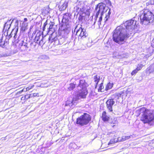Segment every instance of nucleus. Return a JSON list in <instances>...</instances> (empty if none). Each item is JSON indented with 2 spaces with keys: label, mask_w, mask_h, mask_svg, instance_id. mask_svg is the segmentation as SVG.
I'll return each instance as SVG.
<instances>
[{
  "label": "nucleus",
  "mask_w": 154,
  "mask_h": 154,
  "mask_svg": "<svg viewBox=\"0 0 154 154\" xmlns=\"http://www.w3.org/2000/svg\"><path fill=\"white\" fill-rule=\"evenodd\" d=\"M69 44H72V42H69Z\"/></svg>",
  "instance_id": "5fc2aeb1"
},
{
  "label": "nucleus",
  "mask_w": 154,
  "mask_h": 154,
  "mask_svg": "<svg viewBox=\"0 0 154 154\" xmlns=\"http://www.w3.org/2000/svg\"><path fill=\"white\" fill-rule=\"evenodd\" d=\"M115 126V125H113V126H112V127H114Z\"/></svg>",
  "instance_id": "6e6d98bb"
},
{
  "label": "nucleus",
  "mask_w": 154,
  "mask_h": 154,
  "mask_svg": "<svg viewBox=\"0 0 154 154\" xmlns=\"http://www.w3.org/2000/svg\"><path fill=\"white\" fill-rule=\"evenodd\" d=\"M103 85V83H102L100 84V86L98 89V91L99 92H103L104 91V90H103L104 88Z\"/></svg>",
  "instance_id": "a878e982"
},
{
  "label": "nucleus",
  "mask_w": 154,
  "mask_h": 154,
  "mask_svg": "<svg viewBox=\"0 0 154 154\" xmlns=\"http://www.w3.org/2000/svg\"><path fill=\"white\" fill-rule=\"evenodd\" d=\"M151 2L152 4L154 5V0H151Z\"/></svg>",
  "instance_id": "c03bdc74"
},
{
  "label": "nucleus",
  "mask_w": 154,
  "mask_h": 154,
  "mask_svg": "<svg viewBox=\"0 0 154 154\" xmlns=\"http://www.w3.org/2000/svg\"><path fill=\"white\" fill-rule=\"evenodd\" d=\"M154 71V65H151L146 69L147 73H151Z\"/></svg>",
  "instance_id": "4be33fe9"
},
{
  "label": "nucleus",
  "mask_w": 154,
  "mask_h": 154,
  "mask_svg": "<svg viewBox=\"0 0 154 154\" xmlns=\"http://www.w3.org/2000/svg\"><path fill=\"white\" fill-rule=\"evenodd\" d=\"M0 56L1 57H5V56L4 55H0Z\"/></svg>",
  "instance_id": "3c124183"
},
{
  "label": "nucleus",
  "mask_w": 154,
  "mask_h": 154,
  "mask_svg": "<svg viewBox=\"0 0 154 154\" xmlns=\"http://www.w3.org/2000/svg\"><path fill=\"white\" fill-rule=\"evenodd\" d=\"M56 33L53 32L50 35L48 38V41L51 42V43L54 42V44L56 45V42L57 40H58L59 38H58L57 37L55 36Z\"/></svg>",
  "instance_id": "ddd939ff"
},
{
  "label": "nucleus",
  "mask_w": 154,
  "mask_h": 154,
  "mask_svg": "<svg viewBox=\"0 0 154 154\" xmlns=\"http://www.w3.org/2000/svg\"><path fill=\"white\" fill-rule=\"evenodd\" d=\"M65 41V38H60L58 40H57L56 42V45L62 44Z\"/></svg>",
  "instance_id": "412c9836"
},
{
  "label": "nucleus",
  "mask_w": 154,
  "mask_h": 154,
  "mask_svg": "<svg viewBox=\"0 0 154 154\" xmlns=\"http://www.w3.org/2000/svg\"><path fill=\"white\" fill-rule=\"evenodd\" d=\"M134 22L133 20H128L117 27L113 32V41L119 44H122L134 29L135 25H133Z\"/></svg>",
  "instance_id": "f257e3e1"
},
{
  "label": "nucleus",
  "mask_w": 154,
  "mask_h": 154,
  "mask_svg": "<svg viewBox=\"0 0 154 154\" xmlns=\"http://www.w3.org/2000/svg\"><path fill=\"white\" fill-rule=\"evenodd\" d=\"M21 100H25V96H23L21 98Z\"/></svg>",
  "instance_id": "37998d69"
},
{
  "label": "nucleus",
  "mask_w": 154,
  "mask_h": 154,
  "mask_svg": "<svg viewBox=\"0 0 154 154\" xmlns=\"http://www.w3.org/2000/svg\"><path fill=\"white\" fill-rule=\"evenodd\" d=\"M132 136V135L129 136H123L122 137V141H124L126 140H127L131 137Z\"/></svg>",
  "instance_id": "7c9ffc66"
},
{
  "label": "nucleus",
  "mask_w": 154,
  "mask_h": 154,
  "mask_svg": "<svg viewBox=\"0 0 154 154\" xmlns=\"http://www.w3.org/2000/svg\"><path fill=\"white\" fill-rule=\"evenodd\" d=\"M112 87V85L110 83H108L106 85L105 90L106 91H107L110 89Z\"/></svg>",
  "instance_id": "2f4dec72"
},
{
  "label": "nucleus",
  "mask_w": 154,
  "mask_h": 154,
  "mask_svg": "<svg viewBox=\"0 0 154 154\" xmlns=\"http://www.w3.org/2000/svg\"><path fill=\"white\" fill-rule=\"evenodd\" d=\"M88 85L85 82L84 79L80 80L78 86V89L80 91V92L77 94L79 97L81 98H85L88 94V91L87 87Z\"/></svg>",
  "instance_id": "423d86ee"
},
{
  "label": "nucleus",
  "mask_w": 154,
  "mask_h": 154,
  "mask_svg": "<svg viewBox=\"0 0 154 154\" xmlns=\"http://www.w3.org/2000/svg\"><path fill=\"white\" fill-rule=\"evenodd\" d=\"M113 139L115 141H114L115 143H116L118 142V140L117 138H115Z\"/></svg>",
  "instance_id": "ea45409f"
},
{
  "label": "nucleus",
  "mask_w": 154,
  "mask_h": 154,
  "mask_svg": "<svg viewBox=\"0 0 154 154\" xmlns=\"http://www.w3.org/2000/svg\"><path fill=\"white\" fill-rule=\"evenodd\" d=\"M47 21L48 20H47L46 22L44 23L42 27V30L43 31H44L46 28H47V32H50V30H49V23H48Z\"/></svg>",
  "instance_id": "6ab92c4d"
},
{
  "label": "nucleus",
  "mask_w": 154,
  "mask_h": 154,
  "mask_svg": "<svg viewBox=\"0 0 154 154\" xmlns=\"http://www.w3.org/2000/svg\"><path fill=\"white\" fill-rule=\"evenodd\" d=\"M38 93H34L33 94V97H35L36 96H38Z\"/></svg>",
  "instance_id": "4c0bfd02"
},
{
  "label": "nucleus",
  "mask_w": 154,
  "mask_h": 154,
  "mask_svg": "<svg viewBox=\"0 0 154 154\" xmlns=\"http://www.w3.org/2000/svg\"><path fill=\"white\" fill-rule=\"evenodd\" d=\"M30 42V41H27V38H25L22 39L19 44L21 45V48H24L25 50H27V48L29 47V44Z\"/></svg>",
  "instance_id": "9d476101"
},
{
  "label": "nucleus",
  "mask_w": 154,
  "mask_h": 154,
  "mask_svg": "<svg viewBox=\"0 0 154 154\" xmlns=\"http://www.w3.org/2000/svg\"><path fill=\"white\" fill-rule=\"evenodd\" d=\"M15 35H14V38L15 39L16 38V32L15 33Z\"/></svg>",
  "instance_id": "de8ad7c7"
},
{
  "label": "nucleus",
  "mask_w": 154,
  "mask_h": 154,
  "mask_svg": "<svg viewBox=\"0 0 154 154\" xmlns=\"http://www.w3.org/2000/svg\"><path fill=\"white\" fill-rule=\"evenodd\" d=\"M94 82H96V86H97L100 80V76L97 75H95L94 77Z\"/></svg>",
  "instance_id": "b1692460"
},
{
  "label": "nucleus",
  "mask_w": 154,
  "mask_h": 154,
  "mask_svg": "<svg viewBox=\"0 0 154 154\" xmlns=\"http://www.w3.org/2000/svg\"><path fill=\"white\" fill-rule=\"evenodd\" d=\"M72 15L69 13H65L62 20V24L61 26L62 33L65 35L68 34L73 29L74 23L69 20L71 18Z\"/></svg>",
  "instance_id": "20e7f679"
},
{
  "label": "nucleus",
  "mask_w": 154,
  "mask_h": 154,
  "mask_svg": "<svg viewBox=\"0 0 154 154\" xmlns=\"http://www.w3.org/2000/svg\"><path fill=\"white\" fill-rule=\"evenodd\" d=\"M107 3L111 4V2L109 0H104Z\"/></svg>",
  "instance_id": "a19ab883"
},
{
  "label": "nucleus",
  "mask_w": 154,
  "mask_h": 154,
  "mask_svg": "<svg viewBox=\"0 0 154 154\" xmlns=\"http://www.w3.org/2000/svg\"><path fill=\"white\" fill-rule=\"evenodd\" d=\"M137 116L140 115V120L144 123H154V110L143 107L136 111Z\"/></svg>",
  "instance_id": "f03ea898"
},
{
  "label": "nucleus",
  "mask_w": 154,
  "mask_h": 154,
  "mask_svg": "<svg viewBox=\"0 0 154 154\" xmlns=\"http://www.w3.org/2000/svg\"><path fill=\"white\" fill-rule=\"evenodd\" d=\"M11 20H8L7 22L5 23L3 29L4 31H6L7 30H8L10 28L12 22H11Z\"/></svg>",
  "instance_id": "f3484780"
},
{
  "label": "nucleus",
  "mask_w": 154,
  "mask_h": 154,
  "mask_svg": "<svg viewBox=\"0 0 154 154\" xmlns=\"http://www.w3.org/2000/svg\"><path fill=\"white\" fill-rule=\"evenodd\" d=\"M24 20L25 21H26L27 20V19L26 18H24Z\"/></svg>",
  "instance_id": "09e8293b"
},
{
  "label": "nucleus",
  "mask_w": 154,
  "mask_h": 154,
  "mask_svg": "<svg viewBox=\"0 0 154 154\" xmlns=\"http://www.w3.org/2000/svg\"><path fill=\"white\" fill-rule=\"evenodd\" d=\"M115 103L113 99H109L106 102V107L109 112H112V107Z\"/></svg>",
  "instance_id": "f8f14e48"
},
{
  "label": "nucleus",
  "mask_w": 154,
  "mask_h": 154,
  "mask_svg": "<svg viewBox=\"0 0 154 154\" xmlns=\"http://www.w3.org/2000/svg\"><path fill=\"white\" fill-rule=\"evenodd\" d=\"M140 18L141 23L147 25L154 22V15L147 9H144L140 12Z\"/></svg>",
  "instance_id": "39448f33"
},
{
  "label": "nucleus",
  "mask_w": 154,
  "mask_h": 154,
  "mask_svg": "<svg viewBox=\"0 0 154 154\" xmlns=\"http://www.w3.org/2000/svg\"><path fill=\"white\" fill-rule=\"evenodd\" d=\"M11 33L9 35H7L6 36V39H5V42L6 43V44H8V42L9 39L12 37V35H11Z\"/></svg>",
  "instance_id": "cd10ccee"
},
{
  "label": "nucleus",
  "mask_w": 154,
  "mask_h": 154,
  "mask_svg": "<svg viewBox=\"0 0 154 154\" xmlns=\"http://www.w3.org/2000/svg\"><path fill=\"white\" fill-rule=\"evenodd\" d=\"M118 140V142L123 141H122V137H119L117 138Z\"/></svg>",
  "instance_id": "58836bf2"
},
{
  "label": "nucleus",
  "mask_w": 154,
  "mask_h": 154,
  "mask_svg": "<svg viewBox=\"0 0 154 154\" xmlns=\"http://www.w3.org/2000/svg\"><path fill=\"white\" fill-rule=\"evenodd\" d=\"M80 98V97H79L77 95L75 97H74L72 101H67L66 102L65 105L66 106H69L70 108H73L74 106L76 103V102Z\"/></svg>",
  "instance_id": "1a4fd4ad"
},
{
  "label": "nucleus",
  "mask_w": 154,
  "mask_h": 154,
  "mask_svg": "<svg viewBox=\"0 0 154 154\" xmlns=\"http://www.w3.org/2000/svg\"><path fill=\"white\" fill-rule=\"evenodd\" d=\"M102 118L104 122H108L109 118L106 115V112L105 111H104L102 114Z\"/></svg>",
  "instance_id": "aec40b11"
},
{
  "label": "nucleus",
  "mask_w": 154,
  "mask_h": 154,
  "mask_svg": "<svg viewBox=\"0 0 154 154\" xmlns=\"http://www.w3.org/2000/svg\"><path fill=\"white\" fill-rule=\"evenodd\" d=\"M143 65L142 64H138L137 66L136 69H135V73L137 72V71L140 70L142 67Z\"/></svg>",
  "instance_id": "bb28decb"
},
{
  "label": "nucleus",
  "mask_w": 154,
  "mask_h": 154,
  "mask_svg": "<svg viewBox=\"0 0 154 154\" xmlns=\"http://www.w3.org/2000/svg\"><path fill=\"white\" fill-rule=\"evenodd\" d=\"M75 88V85L74 83H71L70 84V86L68 88V89L69 91L73 90Z\"/></svg>",
  "instance_id": "c756f323"
},
{
  "label": "nucleus",
  "mask_w": 154,
  "mask_h": 154,
  "mask_svg": "<svg viewBox=\"0 0 154 154\" xmlns=\"http://www.w3.org/2000/svg\"><path fill=\"white\" fill-rule=\"evenodd\" d=\"M54 23L53 22H50L49 23V30H50V31H51L52 32H54L53 31H54V29H53V27L54 25Z\"/></svg>",
  "instance_id": "5701e85b"
},
{
  "label": "nucleus",
  "mask_w": 154,
  "mask_h": 154,
  "mask_svg": "<svg viewBox=\"0 0 154 154\" xmlns=\"http://www.w3.org/2000/svg\"><path fill=\"white\" fill-rule=\"evenodd\" d=\"M43 38V36L40 34V33H37L34 39V40L37 43L39 44L40 45V44L42 41V39Z\"/></svg>",
  "instance_id": "2eb2a0df"
},
{
  "label": "nucleus",
  "mask_w": 154,
  "mask_h": 154,
  "mask_svg": "<svg viewBox=\"0 0 154 154\" xmlns=\"http://www.w3.org/2000/svg\"><path fill=\"white\" fill-rule=\"evenodd\" d=\"M29 96H30V97H32V96H33V94H30Z\"/></svg>",
  "instance_id": "8fccbe9b"
},
{
  "label": "nucleus",
  "mask_w": 154,
  "mask_h": 154,
  "mask_svg": "<svg viewBox=\"0 0 154 154\" xmlns=\"http://www.w3.org/2000/svg\"><path fill=\"white\" fill-rule=\"evenodd\" d=\"M78 13L85 12V7L84 4L79 2L77 5L74 8Z\"/></svg>",
  "instance_id": "9b49d317"
},
{
  "label": "nucleus",
  "mask_w": 154,
  "mask_h": 154,
  "mask_svg": "<svg viewBox=\"0 0 154 154\" xmlns=\"http://www.w3.org/2000/svg\"><path fill=\"white\" fill-rule=\"evenodd\" d=\"M36 43H37V42H35L34 40L33 42H32V41L31 42L30 41V42L29 44V47L31 48H34Z\"/></svg>",
  "instance_id": "393cba45"
},
{
  "label": "nucleus",
  "mask_w": 154,
  "mask_h": 154,
  "mask_svg": "<svg viewBox=\"0 0 154 154\" xmlns=\"http://www.w3.org/2000/svg\"><path fill=\"white\" fill-rule=\"evenodd\" d=\"M68 3L67 2H65L62 5L59 6L60 11H63L65 10L67 6Z\"/></svg>",
  "instance_id": "a211bd4d"
},
{
  "label": "nucleus",
  "mask_w": 154,
  "mask_h": 154,
  "mask_svg": "<svg viewBox=\"0 0 154 154\" xmlns=\"http://www.w3.org/2000/svg\"><path fill=\"white\" fill-rule=\"evenodd\" d=\"M108 10L107 14H106V17L104 19V22L105 23H107L108 20L111 14L110 8L109 9L108 7H106V5L102 2L98 4L95 8V11L96 12V17L97 18L99 17V20L98 21V24L99 27L101 26V21L102 19V16L103 14L106 12Z\"/></svg>",
  "instance_id": "7ed1b4c3"
},
{
  "label": "nucleus",
  "mask_w": 154,
  "mask_h": 154,
  "mask_svg": "<svg viewBox=\"0 0 154 154\" xmlns=\"http://www.w3.org/2000/svg\"><path fill=\"white\" fill-rule=\"evenodd\" d=\"M34 87V86H29L28 87L26 88V90H28V91L30 89Z\"/></svg>",
  "instance_id": "72a5a7b5"
},
{
  "label": "nucleus",
  "mask_w": 154,
  "mask_h": 154,
  "mask_svg": "<svg viewBox=\"0 0 154 154\" xmlns=\"http://www.w3.org/2000/svg\"><path fill=\"white\" fill-rule=\"evenodd\" d=\"M114 141H115L114 140H113V139L111 140L108 143V145H109L110 144L115 143Z\"/></svg>",
  "instance_id": "473e14b6"
},
{
  "label": "nucleus",
  "mask_w": 154,
  "mask_h": 154,
  "mask_svg": "<svg viewBox=\"0 0 154 154\" xmlns=\"http://www.w3.org/2000/svg\"><path fill=\"white\" fill-rule=\"evenodd\" d=\"M5 44H6L5 40L4 41H3L2 38V39H0V46L2 47H4Z\"/></svg>",
  "instance_id": "c85d7f7f"
},
{
  "label": "nucleus",
  "mask_w": 154,
  "mask_h": 154,
  "mask_svg": "<svg viewBox=\"0 0 154 154\" xmlns=\"http://www.w3.org/2000/svg\"><path fill=\"white\" fill-rule=\"evenodd\" d=\"M151 45L152 47L154 48V38L151 42Z\"/></svg>",
  "instance_id": "c9c22d12"
},
{
  "label": "nucleus",
  "mask_w": 154,
  "mask_h": 154,
  "mask_svg": "<svg viewBox=\"0 0 154 154\" xmlns=\"http://www.w3.org/2000/svg\"><path fill=\"white\" fill-rule=\"evenodd\" d=\"M26 88H24L22 90L23 92V91L25 92V91H28V90H26Z\"/></svg>",
  "instance_id": "a18cd8bd"
},
{
  "label": "nucleus",
  "mask_w": 154,
  "mask_h": 154,
  "mask_svg": "<svg viewBox=\"0 0 154 154\" xmlns=\"http://www.w3.org/2000/svg\"><path fill=\"white\" fill-rule=\"evenodd\" d=\"M134 74H135V70H133L131 73L132 75H134Z\"/></svg>",
  "instance_id": "49530a36"
},
{
  "label": "nucleus",
  "mask_w": 154,
  "mask_h": 154,
  "mask_svg": "<svg viewBox=\"0 0 154 154\" xmlns=\"http://www.w3.org/2000/svg\"><path fill=\"white\" fill-rule=\"evenodd\" d=\"M91 120V116L87 113H84L76 119V123L81 126L86 125Z\"/></svg>",
  "instance_id": "0eeeda50"
},
{
  "label": "nucleus",
  "mask_w": 154,
  "mask_h": 154,
  "mask_svg": "<svg viewBox=\"0 0 154 154\" xmlns=\"http://www.w3.org/2000/svg\"><path fill=\"white\" fill-rule=\"evenodd\" d=\"M78 14H79V22L81 23H83L85 20V12L78 13Z\"/></svg>",
  "instance_id": "dca6fc26"
},
{
  "label": "nucleus",
  "mask_w": 154,
  "mask_h": 154,
  "mask_svg": "<svg viewBox=\"0 0 154 154\" xmlns=\"http://www.w3.org/2000/svg\"><path fill=\"white\" fill-rule=\"evenodd\" d=\"M137 28H138V26H136V27H135V29H137Z\"/></svg>",
  "instance_id": "603ef678"
},
{
  "label": "nucleus",
  "mask_w": 154,
  "mask_h": 154,
  "mask_svg": "<svg viewBox=\"0 0 154 154\" xmlns=\"http://www.w3.org/2000/svg\"><path fill=\"white\" fill-rule=\"evenodd\" d=\"M76 35L79 36V38H80L81 39H84L85 38L87 39L88 38V34L85 29L82 27H80L77 30Z\"/></svg>",
  "instance_id": "6e6552de"
},
{
  "label": "nucleus",
  "mask_w": 154,
  "mask_h": 154,
  "mask_svg": "<svg viewBox=\"0 0 154 154\" xmlns=\"http://www.w3.org/2000/svg\"><path fill=\"white\" fill-rule=\"evenodd\" d=\"M114 121H113L112 122V123H113V124H117L118 123V121H117V119H114Z\"/></svg>",
  "instance_id": "e433bc0d"
},
{
  "label": "nucleus",
  "mask_w": 154,
  "mask_h": 154,
  "mask_svg": "<svg viewBox=\"0 0 154 154\" xmlns=\"http://www.w3.org/2000/svg\"><path fill=\"white\" fill-rule=\"evenodd\" d=\"M24 96L26 100H27L28 99L30 98V96H29V95H25Z\"/></svg>",
  "instance_id": "f704fd0d"
},
{
  "label": "nucleus",
  "mask_w": 154,
  "mask_h": 154,
  "mask_svg": "<svg viewBox=\"0 0 154 154\" xmlns=\"http://www.w3.org/2000/svg\"><path fill=\"white\" fill-rule=\"evenodd\" d=\"M16 23H18V21H17V20H16Z\"/></svg>",
  "instance_id": "864d4df0"
},
{
  "label": "nucleus",
  "mask_w": 154,
  "mask_h": 154,
  "mask_svg": "<svg viewBox=\"0 0 154 154\" xmlns=\"http://www.w3.org/2000/svg\"><path fill=\"white\" fill-rule=\"evenodd\" d=\"M23 92L22 90H21L17 92V94H20Z\"/></svg>",
  "instance_id": "79ce46f5"
},
{
  "label": "nucleus",
  "mask_w": 154,
  "mask_h": 154,
  "mask_svg": "<svg viewBox=\"0 0 154 154\" xmlns=\"http://www.w3.org/2000/svg\"><path fill=\"white\" fill-rule=\"evenodd\" d=\"M124 92L123 91L116 92L112 96V98L111 99H113V100L115 99L117 100L120 97L122 96V94Z\"/></svg>",
  "instance_id": "4468645a"
}]
</instances>
